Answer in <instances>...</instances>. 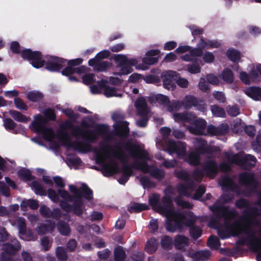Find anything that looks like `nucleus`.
Returning <instances> with one entry per match:
<instances>
[{
  "mask_svg": "<svg viewBox=\"0 0 261 261\" xmlns=\"http://www.w3.org/2000/svg\"><path fill=\"white\" fill-rule=\"evenodd\" d=\"M61 131L58 138L64 146L72 148L83 153L92 151L91 143H95L98 135L108 132V126L104 124H98L95 129H84L74 125L70 120H66L60 125Z\"/></svg>",
  "mask_w": 261,
  "mask_h": 261,
  "instance_id": "obj_1",
  "label": "nucleus"
},
{
  "mask_svg": "<svg viewBox=\"0 0 261 261\" xmlns=\"http://www.w3.org/2000/svg\"><path fill=\"white\" fill-rule=\"evenodd\" d=\"M211 210L216 216L225 219L224 224L223 226H218L216 224H210L211 227H215L217 229L219 236L222 239H225L231 236H236L243 232L246 234L249 233V228L253 217V214L246 215L245 214L239 220L229 224L226 221L236 216L234 211L229 210L227 208L221 206H218L217 204H215L212 206Z\"/></svg>",
  "mask_w": 261,
  "mask_h": 261,
  "instance_id": "obj_2",
  "label": "nucleus"
},
{
  "mask_svg": "<svg viewBox=\"0 0 261 261\" xmlns=\"http://www.w3.org/2000/svg\"><path fill=\"white\" fill-rule=\"evenodd\" d=\"M160 195L153 194L149 198V203L155 211L166 217L165 227L169 232H174L179 229V208L174 210L171 196H164L160 202Z\"/></svg>",
  "mask_w": 261,
  "mask_h": 261,
  "instance_id": "obj_3",
  "label": "nucleus"
},
{
  "mask_svg": "<svg viewBox=\"0 0 261 261\" xmlns=\"http://www.w3.org/2000/svg\"><path fill=\"white\" fill-rule=\"evenodd\" d=\"M21 58L31 61V65L35 68H40L45 65V69L50 72H59L66 65L67 60L56 56H50L46 61L42 59V54L39 51H33L30 48L23 49Z\"/></svg>",
  "mask_w": 261,
  "mask_h": 261,
  "instance_id": "obj_4",
  "label": "nucleus"
},
{
  "mask_svg": "<svg viewBox=\"0 0 261 261\" xmlns=\"http://www.w3.org/2000/svg\"><path fill=\"white\" fill-rule=\"evenodd\" d=\"M121 146L128 151L130 156L134 158H139L145 160H150L149 153L146 150L141 149L139 145L128 141L116 144L115 147L117 150L113 152V156L119 160L123 165L127 164L128 156L121 149Z\"/></svg>",
  "mask_w": 261,
  "mask_h": 261,
  "instance_id": "obj_5",
  "label": "nucleus"
},
{
  "mask_svg": "<svg viewBox=\"0 0 261 261\" xmlns=\"http://www.w3.org/2000/svg\"><path fill=\"white\" fill-rule=\"evenodd\" d=\"M219 46V43L217 41H208L206 42L202 39H201L197 44L198 48H194L189 53L182 56H180V58L182 59L184 61L192 60L194 57L202 55V49L218 47Z\"/></svg>",
  "mask_w": 261,
  "mask_h": 261,
  "instance_id": "obj_6",
  "label": "nucleus"
},
{
  "mask_svg": "<svg viewBox=\"0 0 261 261\" xmlns=\"http://www.w3.org/2000/svg\"><path fill=\"white\" fill-rule=\"evenodd\" d=\"M196 220L195 217L193 213L187 212L186 214L180 213V226L181 224H185L191 227L190 232L193 238L197 239L201 236V230L197 226H192Z\"/></svg>",
  "mask_w": 261,
  "mask_h": 261,
  "instance_id": "obj_7",
  "label": "nucleus"
},
{
  "mask_svg": "<svg viewBox=\"0 0 261 261\" xmlns=\"http://www.w3.org/2000/svg\"><path fill=\"white\" fill-rule=\"evenodd\" d=\"M163 87L168 90H174L176 88V84L179 86V77L176 72L168 70L163 72L161 74Z\"/></svg>",
  "mask_w": 261,
  "mask_h": 261,
  "instance_id": "obj_8",
  "label": "nucleus"
},
{
  "mask_svg": "<svg viewBox=\"0 0 261 261\" xmlns=\"http://www.w3.org/2000/svg\"><path fill=\"white\" fill-rule=\"evenodd\" d=\"M194 144L197 151L189 154L187 161L191 165H197L199 163V153L205 151L206 143L202 139H197L194 142Z\"/></svg>",
  "mask_w": 261,
  "mask_h": 261,
  "instance_id": "obj_9",
  "label": "nucleus"
},
{
  "mask_svg": "<svg viewBox=\"0 0 261 261\" xmlns=\"http://www.w3.org/2000/svg\"><path fill=\"white\" fill-rule=\"evenodd\" d=\"M228 160L232 163L243 165L245 167L246 165L249 167L254 166L256 163V159L250 154L241 155L234 154L229 157Z\"/></svg>",
  "mask_w": 261,
  "mask_h": 261,
  "instance_id": "obj_10",
  "label": "nucleus"
},
{
  "mask_svg": "<svg viewBox=\"0 0 261 261\" xmlns=\"http://www.w3.org/2000/svg\"><path fill=\"white\" fill-rule=\"evenodd\" d=\"M147 161L144 160L141 162H135L132 165H123L122 168V174L130 177L133 174V168L141 170L143 173L146 172L149 167V164Z\"/></svg>",
  "mask_w": 261,
  "mask_h": 261,
  "instance_id": "obj_11",
  "label": "nucleus"
},
{
  "mask_svg": "<svg viewBox=\"0 0 261 261\" xmlns=\"http://www.w3.org/2000/svg\"><path fill=\"white\" fill-rule=\"evenodd\" d=\"M70 191L77 197H84L86 200L90 201L93 199V191L87 186V184L83 183L81 187L77 188L75 186L70 185L69 186Z\"/></svg>",
  "mask_w": 261,
  "mask_h": 261,
  "instance_id": "obj_12",
  "label": "nucleus"
},
{
  "mask_svg": "<svg viewBox=\"0 0 261 261\" xmlns=\"http://www.w3.org/2000/svg\"><path fill=\"white\" fill-rule=\"evenodd\" d=\"M32 187L34 189L36 194L41 196H45L47 193L49 198L54 202H58L59 200V197L55 190L49 188L47 193L41 184L36 181H34L32 183Z\"/></svg>",
  "mask_w": 261,
  "mask_h": 261,
  "instance_id": "obj_13",
  "label": "nucleus"
},
{
  "mask_svg": "<svg viewBox=\"0 0 261 261\" xmlns=\"http://www.w3.org/2000/svg\"><path fill=\"white\" fill-rule=\"evenodd\" d=\"M161 245L162 248L165 250H171L174 246L177 250H179V234H177L174 239V242L172 238L169 236H164L161 239Z\"/></svg>",
  "mask_w": 261,
  "mask_h": 261,
  "instance_id": "obj_14",
  "label": "nucleus"
},
{
  "mask_svg": "<svg viewBox=\"0 0 261 261\" xmlns=\"http://www.w3.org/2000/svg\"><path fill=\"white\" fill-rule=\"evenodd\" d=\"M240 184L251 189H254L258 186L257 182L254 179L253 174L244 173L240 175Z\"/></svg>",
  "mask_w": 261,
  "mask_h": 261,
  "instance_id": "obj_15",
  "label": "nucleus"
},
{
  "mask_svg": "<svg viewBox=\"0 0 261 261\" xmlns=\"http://www.w3.org/2000/svg\"><path fill=\"white\" fill-rule=\"evenodd\" d=\"M129 123L127 121L119 122L114 127L115 135L121 138L126 139L129 134Z\"/></svg>",
  "mask_w": 261,
  "mask_h": 261,
  "instance_id": "obj_16",
  "label": "nucleus"
},
{
  "mask_svg": "<svg viewBox=\"0 0 261 261\" xmlns=\"http://www.w3.org/2000/svg\"><path fill=\"white\" fill-rule=\"evenodd\" d=\"M21 247L19 242L17 239H14L11 243L8 242L4 244L2 249L7 253L14 256L20 250Z\"/></svg>",
  "mask_w": 261,
  "mask_h": 261,
  "instance_id": "obj_17",
  "label": "nucleus"
},
{
  "mask_svg": "<svg viewBox=\"0 0 261 261\" xmlns=\"http://www.w3.org/2000/svg\"><path fill=\"white\" fill-rule=\"evenodd\" d=\"M47 224L38 223L36 228V231L40 236L46 234L47 232H52L56 227V223L51 220H46Z\"/></svg>",
  "mask_w": 261,
  "mask_h": 261,
  "instance_id": "obj_18",
  "label": "nucleus"
},
{
  "mask_svg": "<svg viewBox=\"0 0 261 261\" xmlns=\"http://www.w3.org/2000/svg\"><path fill=\"white\" fill-rule=\"evenodd\" d=\"M88 64L93 67L95 71L99 72L106 71L110 67V63L108 61H97L96 59H91L88 61Z\"/></svg>",
  "mask_w": 261,
  "mask_h": 261,
  "instance_id": "obj_19",
  "label": "nucleus"
},
{
  "mask_svg": "<svg viewBox=\"0 0 261 261\" xmlns=\"http://www.w3.org/2000/svg\"><path fill=\"white\" fill-rule=\"evenodd\" d=\"M138 115L140 116L148 115V111L146 99L143 97L138 98L135 102Z\"/></svg>",
  "mask_w": 261,
  "mask_h": 261,
  "instance_id": "obj_20",
  "label": "nucleus"
},
{
  "mask_svg": "<svg viewBox=\"0 0 261 261\" xmlns=\"http://www.w3.org/2000/svg\"><path fill=\"white\" fill-rule=\"evenodd\" d=\"M107 81L103 80H101L99 83V86L101 88H103L104 94L106 97H122V94L121 93H118L116 88L112 87L107 85Z\"/></svg>",
  "mask_w": 261,
  "mask_h": 261,
  "instance_id": "obj_21",
  "label": "nucleus"
},
{
  "mask_svg": "<svg viewBox=\"0 0 261 261\" xmlns=\"http://www.w3.org/2000/svg\"><path fill=\"white\" fill-rule=\"evenodd\" d=\"M207 129L208 133L211 135H223L228 132L229 127L227 124H222L218 127L208 126Z\"/></svg>",
  "mask_w": 261,
  "mask_h": 261,
  "instance_id": "obj_22",
  "label": "nucleus"
},
{
  "mask_svg": "<svg viewBox=\"0 0 261 261\" xmlns=\"http://www.w3.org/2000/svg\"><path fill=\"white\" fill-rule=\"evenodd\" d=\"M47 123V120L41 114H37L35 117V120L32 122L33 129L36 133H39L42 127Z\"/></svg>",
  "mask_w": 261,
  "mask_h": 261,
  "instance_id": "obj_23",
  "label": "nucleus"
},
{
  "mask_svg": "<svg viewBox=\"0 0 261 261\" xmlns=\"http://www.w3.org/2000/svg\"><path fill=\"white\" fill-rule=\"evenodd\" d=\"M149 173L153 178L159 181H161L164 179L165 177V172L163 169H159L157 167L152 168V166L149 165L147 171L145 173Z\"/></svg>",
  "mask_w": 261,
  "mask_h": 261,
  "instance_id": "obj_24",
  "label": "nucleus"
},
{
  "mask_svg": "<svg viewBox=\"0 0 261 261\" xmlns=\"http://www.w3.org/2000/svg\"><path fill=\"white\" fill-rule=\"evenodd\" d=\"M195 125V128L192 127H189V131L196 135H202L203 133V130L206 126V122L204 120L202 119H196V121L194 123Z\"/></svg>",
  "mask_w": 261,
  "mask_h": 261,
  "instance_id": "obj_25",
  "label": "nucleus"
},
{
  "mask_svg": "<svg viewBox=\"0 0 261 261\" xmlns=\"http://www.w3.org/2000/svg\"><path fill=\"white\" fill-rule=\"evenodd\" d=\"M187 255L192 258L194 261H204L208 258L210 253L206 250L199 251L194 253L190 251Z\"/></svg>",
  "mask_w": 261,
  "mask_h": 261,
  "instance_id": "obj_26",
  "label": "nucleus"
},
{
  "mask_svg": "<svg viewBox=\"0 0 261 261\" xmlns=\"http://www.w3.org/2000/svg\"><path fill=\"white\" fill-rule=\"evenodd\" d=\"M219 184L222 186L223 190H230L233 191H236V186L232 180L227 176L222 177L219 180Z\"/></svg>",
  "mask_w": 261,
  "mask_h": 261,
  "instance_id": "obj_27",
  "label": "nucleus"
},
{
  "mask_svg": "<svg viewBox=\"0 0 261 261\" xmlns=\"http://www.w3.org/2000/svg\"><path fill=\"white\" fill-rule=\"evenodd\" d=\"M168 111L173 113V117L176 122H179V113H174L179 110V100L169 101L167 105Z\"/></svg>",
  "mask_w": 261,
  "mask_h": 261,
  "instance_id": "obj_28",
  "label": "nucleus"
},
{
  "mask_svg": "<svg viewBox=\"0 0 261 261\" xmlns=\"http://www.w3.org/2000/svg\"><path fill=\"white\" fill-rule=\"evenodd\" d=\"M204 169L206 174L211 178H214L218 171L216 163L213 161L206 162L204 164Z\"/></svg>",
  "mask_w": 261,
  "mask_h": 261,
  "instance_id": "obj_29",
  "label": "nucleus"
},
{
  "mask_svg": "<svg viewBox=\"0 0 261 261\" xmlns=\"http://www.w3.org/2000/svg\"><path fill=\"white\" fill-rule=\"evenodd\" d=\"M84 202L82 198L77 200L71 205V212L78 217H81L83 214Z\"/></svg>",
  "mask_w": 261,
  "mask_h": 261,
  "instance_id": "obj_30",
  "label": "nucleus"
},
{
  "mask_svg": "<svg viewBox=\"0 0 261 261\" xmlns=\"http://www.w3.org/2000/svg\"><path fill=\"white\" fill-rule=\"evenodd\" d=\"M85 68L84 66L77 67H72L68 65L62 71V74L65 76H69L73 73L81 74L85 72Z\"/></svg>",
  "mask_w": 261,
  "mask_h": 261,
  "instance_id": "obj_31",
  "label": "nucleus"
},
{
  "mask_svg": "<svg viewBox=\"0 0 261 261\" xmlns=\"http://www.w3.org/2000/svg\"><path fill=\"white\" fill-rule=\"evenodd\" d=\"M158 248V243L156 240L152 237L148 239L146 242L145 250L150 254L156 252Z\"/></svg>",
  "mask_w": 261,
  "mask_h": 261,
  "instance_id": "obj_32",
  "label": "nucleus"
},
{
  "mask_svg": "<svg viewBox=\"0 0 261 261\" xmlns=\"http://www.w3.org/2000/svg\"><path fill=\"white\" fill-rule=\"evenodd\" d=\"M117 167V164L115 162L114 164H104L101 168V172L105 176L109 177L115 173V170H116Z\"/></svg>",
  "mask_w": 261,
  "mask_h": 261,
  "instance_id": "obj_33",
  "label": "nucleus"
},
{
  "mask_svg": "<svg viewBox=\"0 0 261 261\" xmlns=\"http://www.w3.org/2000/svg\"><path fill=\"white\" fill-rule=\"evenodd\" d=\"M167 150L170 154L174 153L176 154L177 157L179 158V146L173 140H168L166 141Z\"/></svg>",
  "mask_w": 261,
  "mask_h": 261,
  "instance_id": "obj_34",
  "label": "nucleus"
},
{
  "mask_svg": "<svg viewBox=\"0 0 261 261\" xmlns=\"http://www.w3.org/2000/svg\"><path fill=\"white\" fill-rule=\"evenodd\" d=\"M57 229L60 233L62 236H68L70 234L71 229L68 223L59 220L57 224Z\"/></svg>",
  "mask_w": 261,
  "mask_h": 261,
  "instance_id": "obj_35",
  "label": "nucleus"
},
{
  "mask_svg": "<svg viewBox=\"0 0 261 261\" xmlns=\"http://www.w3.org/2000/svg\"><path fill=\"white\" fill-rule=\"evenodd\" d=\"M186 185H180V196L181 195L190 197L194 192V185L188 180L185 181Z\"/></svg>",
  "mask_w": 261,
  "mask_h": 261,
  "instance_id": "obj_36",
  "label": "nucleus"
},
{
  "mask_svg": "<svg viewBox=\"0 0 261 261\" xmlns=\"http://www.w3.org/2000/svg\"><path fill=\"white\" fill-rule=\"evenodd\" d=\"M19 177L23 181H30L35 179L30 170L26 168L19 169L17 172Z\"/></svg>",
  "mask_w": 261,
  "mask_h": 261,
  "instance_id": "obj_37",
  "label": "nucleus"
},
{
  "mask_svg": "<svg viewBox=\"0 0 261 261\" xmlns=\"http://www.w3.org/2000/svg\"><path fill=\"white\" fill-rule=\"evenodd\" d=\"M9 113L17 122L27 123L30 119V118L16 110H11L9 111Z\"/></svg>",
  "mask_w": 261,
  "mask_h": 261,
  "instance_id": "obj_38",
  "label": "nucleus"
},
{
  "mask_svg": "<svg viewBox=\"0 0 261 261\" xmlns=\"http://www.w3.org/2000/svg\"><path fill=\"white\" fill-rule=\"evenodd\" d=\"M246 94L252 98L257 100L258 97H261V88L256 87H252L245 90Z\"/></svg>",
  "mask_w": 261,
  "mask_h": 261,
  "instance_id": "obj_39",
  "label": "nucleus"
},
{
  "mask_svg": "<svg viewBox=\"0 0 261 261\" xmlns=\"http://www.w3.org/2000/svg\"><path fill=\"white\" fill-rule=\"evenodd\" d=\"M27 98L32 102H39L43 99V94L38 91H31L28 93Z\"/></svg>",
  "mask_w": 261,
  "mask_h": 261,
  "instance_id": "obj_40",
  "label": "nucleus"
},
{
  "mask_svg": "<svg viewBox=\"0 0 261 261\" xmlns=\"http://www.w3.org/2000/svg\"><path fill=\"white\" fill-rule=\"evenodd\" d=\"M148 209L149 207L146 204L135 202L128 208V211L130 213H140Z\"/></svg>",
  "mask_w": 261,
  "mask_h": 261,
  "instance_id": "obj_41",
  "label": "nucleus"
},
{
  "mask_svg": "<svg viewBox=\"0 0 261 261\" xmlns=\"http://www.w3.org/2000/svg\"><path fill=\"white\" fill-rule=\"evenodd\" d=\"M125 251L121 246L116 247L114 251L115 261H124L126 258Z\"/></svg>",
  "mask_w": 261,
  "mask_h": 261,
  "instance_id": "obj_42",
  "label": "nucleus"
},
{
  "mask_svg": "<svg viewBox=\"0 0 261 261\" xmlns=\"http://www.w3.org/2000/svg\"><path fill=\"white\" fill-rule=\"evenodd\" d=\"M189 243L187 237L180 236V252H183L186 255L190 251L188 247Z\"/></svg>",
  "mask_w": 261,
  "mask_h": 261,
  "instance_id": "obj_43",
  "label": "nucleus"
},
{
  "mask_svg": "<svg viewBox=\"0 0 261 261\" xmlns=\"http://www.w3.org/2000/svg\"><path fill=\"white\" fill-rule=\"evenodd\" d=\"M143 80L147 84H158L161 82V78L159 75L151 74L146 75Z\"/></svg>",
  "mask_w": 261,
  "mask_h": 261,
  "instance_id": "obj_44",
  "label": "nucleus"
},
{
  "mask_svg": "<svg viewBox=\"0 0 261 261\" xmlns=\"http://www.w3.org/2000/svg\"><path fill=\"white\" fill-rule=\"evenodd\" d=\"M252 246L254 251L257 252V259L258 261H261V240H253L252 242Z\"/></svg>",
  "mask_w": 261,
  "mask_h": 261,
  "instance_id": "obj_45",
  "label": "nucleus"
},
{
  "mask_svg": "<svg viewBox=\"0 0 261 261\" xmlns=\"http://www.w3.org/2000/svg\"><path fill=\"white\" fill-rule=\"evenodd\" d=\"M196 119V117L192 113L180 114V122L183 121L190 124H194Z\"/></svg>",
  "mask_w": 261,
  "mask_h": 261,
  "instance_id": "obj_46",
  "label": "nucleus"
},
{
  "mask_svg": "<svg viewBox=\"0 0 261 261\" xmlns=\"http://www.w3.org/2000/svg\"><path fill=\"white\" fill-rule=\"evenodd\" d=\"M227 54L230 60L234 62L239 61L241 58L240 53L233 49H228Z\"/></svg>",
  "mask_w": 261,
  "mask_h": 261,
  "instance_id": "obj_47",
  "label": "nucleus"
},
{
  "mask_svg": "<svg viewBox=\"0 0 261 261\" xmlns=\"http://www.w3.org/2000/svg\"><path fill=\"white\" fill-rule=\"evenodd\" d=\"M56 254L58 259L61 261H66L68 259L67 253L62 247L57 248Z\"/></svg>",
  "mask_w": 261,
  "mask_h": 261,
  "instance_id": "obj_48",
  "label": "nucleus"
},
{
  "mask_svg": "<svg viewBox=\"0 0 261 261\" xmlns=\"http://www.w3.org/2000/svg\"><path fill=\"white\" fill-rule=\"evenodd\" d=\"M141 185L144 187L150 188L155 186V184L148 176H143L140 179Z\"/></svg>",
  "mask_w": 261,
  "mask_h": 261,
  "instance_id": "obj_49",
  "label": "nucleus"
},
{
  "mask_svg": "<svg viewBox=\"0 0 261 261\" xmlns=\"http://www.w3.org/2000/svg\"><path fill=\"white\" fill-rule=\"evenodd\" d=\"M38 133H41L43 138L47 140H49L54 135L53 130L51 128L46 126L42 127Z\"/></svg>",
  "mask_w": 261,
  "mask_h": 261,
  "instance_id": "obj_50",
  "label": "nucleus"
},
{
  "mask_svg": "<svg viewBox=\"0 0 261 261\" xmlns=\"http://www.w3.org/2000/svg\"><path fill=\"white\" fill-rule=\"evenodd\" d=\"M114 60L116 62L118 63L117 67H121L123 65H126L127 58L126 56L123 55H116L113 57Z\"/></svg>",
  "mask_w": 261,
  "mask_h": 261,
  "instance_id": "obj_51",
  "label": "nucleus"
},
{
  "mask_svg": "<svg viewBox=\"0 0 261 261\" xmlns=\"http://www.w3.org/2000/svg\"><path fill=\"white\" fill-rule=\"evenodd\" d=\"M45 118L48 121H55L56 120V115L55 111L51 108L46 109L44 112Z\"/></svg>",
  "mask_w": 261,
  "mask_h": 261,
  "instance_id": "obj_52",
  "label": "nucleus"
},
{
  "mask_svg": "<svg viewBox=\"0 0 261 261\" xmlns=\"http://www.w3.org/2000/svg\"><path fill=\"white\" fill-rule=\"evenodd\" d=\"M211 110L213 114L217 117H223L225 115V112L224 109L217 105L211 106Z\"/></svg>",
  "mask_w": 261,
  "mask_h": 261,
  "instance_id": "obj_53",
  "label": "nucleus"
},
{
  "mask_svg": "<svg viewBox=\"0 0 261 261\" xmlns=\"http://www.w3.org/2000/svg\"><path fill=\"white\" fill-rule=\"evenodd\" d=\"M159 61V58L157 57L146 56L142 59L143 64L146 66L152 65L156 63Z\"/></svg>",
  "mask_w": 261,
  "mask_h": 261,
  "instance_id": "obj_54",
  "label": "nucleus"
},
{
  "mask_svg": "<svg viewBox=\"0 0 261 261\" xmlns=\"http://www.w3.org/2000/svg\"><path fill=\"white\" fill-rule=\"evenodd\" d=\"M222 79L227 83H232L233 80V75L231 70L225 69L222 73Z\"/></svg>",
  "mask_w": 261,
  "mask_h": 261,
  "instance_id": "obj_55",
  "label": "nucleus"
},
{
  "mask_svg": "<svg viewBox=\"0 0 261 261\" xmlns=\"http://www.w3.org/2000/svg\"><path fill=\"white\" fill-rule=\"evenodd\" d=\"M4 126L6 129L11 130L16 128L17 124L11 118H6L4 119Z\"/></svg>",
  "mask_w": 261,
  "mask_h": 261,
  "instance_id": "obj_56",
  "label": "nucleus"
},
{
  "mask_svg": "<svg viewBox=\"0 0 261 261\" xmlns=\"http://www.w3.org/2000/svg\"><path fill=\"white\" fill-rule=\"evenodd\" d=\"M196 103V99L192 96H187L182 101V105L186 108H190Z\"/></svg>",
  "mask_w": 261,
  "mask_h": 261,
  "instance_id": "obj_57",
  "label": "nucleus"
},
{
  "mask_svg": "<svg viewBox=\"0 0 261 261\" xmlns=\"http://www.w3.org/2000/svg\"><path fill=\"white\" fill-rule=\"evenodd\" d=\"M120 67L121 68L119 70V71L114 73V75L120 76L122 75H127L133 71L132 67H130V66L123 65Z\"/></svg>",
  "mask_w": 261,
  "mask_h": 261,
  "instance_id": "obj_58",
  "label": "nucleus"
},
{
  "mask_svg": "<svg viewBox=\"0 0 261 261\" xmlns=\"http://www.w3.org/2000/svg\"><path fill=\"white\" fill-rule=\"evenodd\" d=\"M154 98L156 102L164 106H167L169 103V98L167 96L161 94L156 95Z\"/></svg>",
  "mask_w": 261,
  "mask_h": 261,
  "instance_id": "obj_59",
  "label": "nucleus"
},
{
  "mask_svg": "<svg viewBox=\"0 0 261 261\" xmlns=\"http://www.w3.org/2000/svg\"><path fill=\"white\" fill-rule=\"evenodd\" d=\"M14 104L16 107L21 110L27 111L28 106L25 102L19 97H15L14 98Z\"/></svg>",
  "mask_w": 261,
  "mask_h": 261,
  "instance_id": "obj_60",
  "label": "nucleus"
},
{
  "mask_svg": "<svg viewBox=\"0 0 261 261\" xmlns=\"http://www.w3.org/2000/svg\"><path fill=\"white\" fill-rule=\"evenodd\" d=\"M10 48L13 53L16 54H20L21 56V53L23 49L21 50L20 45L17 41H12L10 44Z\"/></svg>",
  "mask_w": 261,
  "mask_h": 261,
  "instance_id": "obj_61",
  "label": "nucleus"
},
{
  "mask_svg": "<svg viewBox=\"0 0 261 261\" xmlns=\"http://www.w3.org/2000/svg\"><path fill=\"white\" fill-rule=\"evenodd\" d=\"M148 227L151 233H154L159 229V223L158 219H152L149 223Z\"/></svg>",
  "mask_w": 261,
  "mask_h": 261,
  "instance_id": "obj_62",
  "label": "nucleus"
},
{
  "mask_svg": "<svg viewBox=\"0 0 261 261\" xmlns=\"http://www.w3.org/2000/svg\"><path fill=\"white\" fill-rule=\"evenodd\" d=\"M17 224L19 229V232L22 234H25L27 231L25 219L23 218H20L18 221Z\"/></svg>",
  "mask_w": 261,
  "mask_h": 261,
  "instance_id": "obj_63",
  "label": "nucleus"
},
{
  "mask_svg": "<svg viewBox=\"0 0 261 261\" xmlns=\"http://www.w3.org/2000/svg\"><path fill=\"white\" fill-rule=\"evenodd\" d=\"M207 245L211 248H218L220 246V242L217 237L212 236L207 241Z\"/></svg>",
  "mask_w": 261,
  "mask_h": 261,
  "instance_id": "obj_64",
  "label": "nucleus"
}]
</instances>
